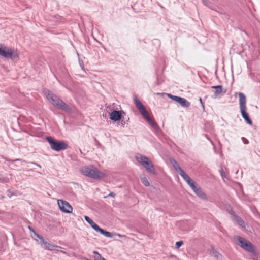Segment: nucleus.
<instances>
[{
  "mask_svg": "<svg viewBox=\"0 0 260 260\" xmlns=\"http://www.w3.org/2000/svg\"><path fill=\"white\" fill-rule=\"evenodd\" d=\"M45 94L47 100L53 106L67 113H70L72 112V108L51 91L47 90L45 91Z\"/></svg>",
  "mask_w": 260,
  "mask_h": 260,
  "instance_id": "f257e3e1",
  "label": "nucleus"
},
{
  "mask_svg": "<svg viewBox=\"0 0 260 260\" xmlns=\"http://www.w3.org/2000/svg\"><path fill=\"white\" fill-rule=\"evenodd\" d=\"M81 173L86 176L96 180L101 179L105 176L104 173L99 171L93 165L82 167L81 169Z\"/></svg>",
  "mask_w": 260,
  "mask_h": 260,
  "instance_id": "f03ea898",
  "label": "nucleus"
},
{
  "mask_svg": "<svg viewBox=\"0 0 260 260\" xmlns=\"http://www.w3.org/2000/svg\"><path fill=\"white\" fill-rule=\"evenodd\" d=\"M134 101L136 107L139 110L140 113L146 119V120L154 128L158 129V126L157 123L154 121L149 116V114L142 103L135 96Z\"/></svg>",
  "mask_w": 260,
  "mask_h": 260,
  "instance_id": "7ed1b4c3",
  "label": "nucleus"
},
{
  "mask_svg": "<svg viewBox=\"0 0 260 260\" xmlns=\"http://www.w3.org/2000/svg\"><path fill=\"white\" fill-rule=\"evenodd\" d=\"M240 111L242 118L249 125L252 124V121L246 111V98L245 94L242 92L239 93Z\"/></svg>",
  "mask_w": 260,
  "mask_h": 260,
  "instance_id": "20e7f679",
  "label": "nucleus"
},
{
  "mask_svg": "<svg viewBox=\"0 0 260 260\" xmlns=\"http://www.w3.org/2000/svg\"><path fill=\"white\" fill-rule=\"evenodd\" d=\"M0 55L6 59L14 60L19 58V53L16 49L1 44Z\"/></svg>",
  "mask_w": 260,
  "mask_h": 260,
  "instance_id": "39448f33",
  "label": "nucleus"
},
{
  "mask_svg": "<svg viewBox=\"0 0 260 260\" xmlns=\"http://www.w3.org/2000/svg\"><path fill=\"white\" fill-rule=\"evenodd\" d=\"M46 140L49 143L50 148L57 152L64 150L68 148V144L63 141L57 140L51 136L46 137Z\"/></svg>",
  "mask_w": 260,
  "mask_h": 260,
  "instance_id": "423d86ee",
  "label": "nucleus"
},
{
  "mask_svg": "<svg viewBox=\"0 0 260 260\" xmlns=\"http://www.w3.org/2000/svg\"><path fill=\"white\" fill-rule=\"evenodd\" d=\"M138 161L140 162L149 173L155 174V170L152 163L149 160L148 158L144 155H140L136 156Z\"/></svg>",
  "mask_w": 260,
  "mask_h": 260,
  "instance_id": "0eeeda50",
  "label": "nucleus"
},
{
  "mask_svg": "<svg viewBox=\"0 0 260 260\" xmlns=\"http://www.w3.org/2000/svg\"><path fill=\"white\" fill-rule=\"evenodd\" d=\"M101 234L104 235L106 237L113 238L115 241L121 242H128L127 237L124 235H121L119 234L109 232L101 229L99 232Z\"/></svg>",
  "mask_w": 260,
  "mask_h": 260,
  "instance_id": "6e6552de",
  "label": "nucleus"
},
{
  "mask_svg": "<svg viewBox=\"0 0 260 260\" xmlns=\"http://www.w3.org/2000/svg\"><path fill=\"white\" fill-rule=\"evenodd\" d=\"M58 205L59 209L64 213H70L72 212L73 208L70 204L63 200H58Z\"/></svg>",
  "mask_w": 260,
  "mask_h": 260,
  "instance_id": "1a4fd4ad",
  "label": "nucleus"
},
{
  "mask_svg": "<svg viewBox=\"0 0 260 260\" xmlns=\"http://www.w3.org/2000/svg\"><path fill=\"white\" fill-rule=\"evenodd\" d=\"M122 113L125 114V112L123 111L114 110L110 113V119L114 122L119 121L122 119Z\"/></svg>",
  "mask_w": 260,
  "mask_h": 260,
  "instance_id": "9d476101",
  "label": "nucleus"
},
{
  "mask_svg": "<svg viewBox=\"0 0 260 260\" xmlns=\"http://www.w3.org/2000/svg\"><path fill=\"white\" fill-rule=\"evenodd\" d=\"M8 161L9 166L13 169H15V167H18L19 166L22 165L23 163L25 162V160L21 159H9Z\"/></svg>",
  "mask_w": 260,
  "mask_h": 260,
  "instance_id": "9b49d317",
  "label": "nucleus"
},
{
  "mask_svg": "<svg viewBox=\"0 0 260 260\" xmlns=\"http://www.w3.org/2000/svg\"><path fill=\"white\" fill-rule=\"evenodd\" d=\"M211 88L215 90L214 92V95L215 97L219 95L222 96L226 92V89H223L222 85L213 86L211 87Z\"/></svg>",
  "mask_w": 260,
  "mask_h": 260,
  "instance_id": "f8f14e48",
  "label": "nucleus"
},
{
  "mask_svg": "<svg viewBox=\"0 0 260 260\" xmlns=\"http://www.w3.org/2000/svg\"><path fill=\"white\" fill-rule=\"evenodd\" d=\"M194 193L200 199L203 200L207 201L208 200L206 194L204 192L203 189L198 186L194 190Z\"/></svg>",
  "mask_w": 260,
  "mask_h": 260,
  "instance_id": "ddd939ff",
  "label": "nucleus"
},
{
  "mask_svg": "<svg viewBox=\"0 0 260 260\" xmlns=\"http://www.w3.org/2000/svg\"><path fill=\"white\" fill-rule=\"evenodd\" d=\"M84 219L85 221L90 224L93 229H94L96 232L99 233L101 228H100L96 223H95L89 217L85 216Z\"/></svg>",
  "mask_w": 260,
  "mask_h": 260,
  "instance_id": "4468645a",
  "label": "nucleus"
},
{
  "mask_svg": "<svg viewBox=\"0 0 260 260\" xmlns=\"http://www.w3.org/2000/svg\"><path fill=\"white\" fill-rule=\"evenodd\" d=\"M245 250L251 253L254 256H256L257 252L253 245H240Z\"/></svg>",
  "mask_w": 260,
  "mask_h": 260,
  "instance_id": "2eb2a0df",
  "label": "nucleus"
},
{
  "mask_svg": "<svg viewBox=\"0 0 260 260\" xmlns=\"http://www.w3.org/2000/svg\"><path fill=\"white\" fill-rule=\"evenodd\" d=\"M43 248L49 250L60 251L61 248L55 245H41Z\"/></svg>",
  "mask_w": 260,
  "mask_h": 260,
  "instance_id": "dca6fc26",
  "label": "nucleus"
},
{
  "mask_svg": "<svg viewBox=\"0 0 260 260\" xmlns=\"http://www.w3.org/2000/svg\"><path fill=\"white\" fill-rule=\"evenodd\" d=\"M177 103L179 104L182 107L184 108H188L190 105V102L182 97L180 98Z\"/></svg>",
  "mask_w": 260,
  "mask_h": 260,
  "instance_id": "f3484780",
  "label": "nucleus"
},
{
  "mask_svg": "<svg viewBox=\"0 0 260 260\" xmlns=\"http://www.w3.org/2000/svg\"><path fill=\"white\" fill-rule=\"evenodd\" d=\"M234 239L237 244H251L244 238L239 236H234Z\"/></svg>",
  "mask_w": 260,
  "mask_h": 260,
  "instance_id": "a211bd4d",
  "label": "nucleus"
},
{
  "mask_svg": "<svg viewBox=\"0 0 260 260\" xmlns=\"http://www.w3.org/2000/svg\"><path fill=\"white\" fill-rule=\"evenodd\" d=\"M235 221L237 222V223L242 228H245V223L243 220V219L239 216L238 215H234V217L233 218Z\"/></svg>",
  "mask_w": 260,
  "mask_h": 260,
  "instance_id": "6ab92c4d",
  "label": "nucleus"
},
{
  "mask_svg": "<svg viewBox=\"0 0 260 260\" xmlns=\"http://www.w3.org/2000/svg\"><path fill=\"white\" fill-rule=\"evenodd\" d=\"M170 162L172 164L174 169L178 173L180 172L183 169L180 167L178 162L173 158L170 159Z\"/></svg>",
  "mask_w": 260,
  "mask_h": 260,
  "instance_id": "aec40b11",
  "label": "nucleus"
},
{
  "mask_svg": "<svg viewBox=\"0 0 260 260\" xmlns=\"http://www.w3.org/2000/svg\"><path fill=\"white\" fill-rule=\"evenodd\" d=\"M31 237L37 241L38 240V239H40L41 244H48L47 242L45 241L43 237L36 232L35 233L31 234Z\"/></svg>",
  "mask_w": 260,
  "mask_h": 260,
  "instance_id": "412c9836",
  "label": "nucleus"
},
{
  "mask_svg": "<svg viewBox=\"0 0 260 260\" xmlns=\"http://www.w3.org/2000/svg\"><path fill=\"white\" fill-rule=\"evenodd\" d=\"M210 254L212 256L216 257L217 259L221 260V255L213 247L210 250Z\"/></svg>",
  "mask_w": 260,
  "mask_h": 260,
  "instance_id": "4be33fe9",
  "label": "nucleus"
},
{
  "mask_svg": "<svg viewBox=\"0 0 260 260\" xmlns=\"http://www.w3.org/2000/svg\"><path fill=\"white\" fill-rule=\"evenodd\" d=\"M93 257L94 260H106L104 257H102L101 255L96 251L93 252Z\"/></svg>",
  "mask_w": 260,
  "mask_h": 260,
  "instance_id": "5701e85b",
  "label": "nucleus"
},
{
  "mask_svg": "<svg viewBox=\"0 0 260 260\" xmlns=\"http://www.w3.org/2000/svg\"><path fill=\"white\" fill-rule=\"evenodd\" d=\"M166 94L169 98H170V99H171L172 100H173L174 101H175L176 103L178 102V101L179 100V99L180 98V96L173 95L170 93H167Z\"/></svg>",
  "mask_w": 260,
  "mask_h": 260,
  "instance_id": "b1692460",
  "label": "nucleus"
},
{
  "mask_svg": "<svg viewBox=\"0 0 260 260\" xmlns=\"http://www.w3.org/2000/svg\"><path fill=\"white\" fill-rule=\"evenodd\" d=\"M179 174L184 180H186L189 177V176L183 170L179 172Z\"/></svg>",
  "mask_w": 260,
  "mask_h": 260,
  "instance_id": "393cba45",
  "label": "nucleus"
},
{
  "mask_svg": "<svg viewBox=\"0 0 260 260\" xmlns=\"http://www.w3.org/2000/svg\"><path fill=\"white\" fill-rule=\"evenodd\" d=\"M141 181H142V182L143 183V184L145 186H149V185H150L149 182L146 177H144L142 178H141Z\"/></svg>",
  "mask_w": 260,
  "mask_h": 260,
  "instance_id": "a878e982",
  "label": "nucleus"
},
{
  "mask_svg": "<svg viewBox=\"0 0 260 260\" xmlns=\"http://www.w3.org/2000/svg\"><path fill=\"white\" fill-rule=\"evenodd\" d=\"M188 185L190 186V187L191 188V189L193 191L199 185L194 182L192 181L191 183Z\"/></svg>",
  "mask_w": 260,
  "mask_h": 260,
  "instance_id": "bb28decb",
  "label": "nucleus"
},
{
  "mask_svg": "<svg viewBox=\"0 0 260 260\" xmlns=\"http://www.w3.org/2000/svg\"><path fill=\"white\" fill-rule=\"evenodd\" d=\"M220 174L223 178L225 177V173L222 168L221 169Z\"/></svg>",
  "mask_w": 260,
  "mask_h": 260,
  "instance_id": "cd10ccee",
  "label": "nucleus"
},
{
  "mask_svg": "<svg viewBox=\"0 0 260 260\" xmlns=\"http://www.w3.org/2000/svg\"><path fill=\"white\" fill-rule=\"evenodd\" d=\"M242 140L243 142L244 143V144H247L249 143V141L247 139H246L245 138L242 137Z\"/></svg>",
  "mask_w": 260,
  "mask_h": 260,
  "instance_id": "c85d7f7f",
  "label": "nucleus"
},
{
  "mask_svg": "<svg viewBox=\"0 0 260 260\" xmlns=\"http://www.w3.org/2000/svg\"><path fill=\"white\" fill-rule=\"evenodd\" d=\"M116 196V194L113 192H110L108 196H107L106 197H105V198H107V197H115Z\"/></svg>",
  "mask_w": 260,
  "mask_h": 260,
  "instance_id": "c756f323",
  "label": "nucleus"
},
{
  "mask_svg": "<svg viewBox=\"0 0 260 260\" xmlns=\"http://www.w3.org/2000/svg\"><path fill=\"white\" fill-rule=\"evenodd\" d=\"M185 182L187 183V184H189L191 183V182L193 181V180L190 178V177L189 178H188L186 180H185Z\"/></svg>",
  "mask_w": 260,
  "mask_h": 260,
  "instance_id": "7c9ffc66",
  "label": "nucleus"
},
{
  "mask_svg": "<svg viewBox=\"0 0 260 260\" xmlns=\"http://www.w3.org/2000/svg\"><path fill=\"white\" fill-rule=\"evenodd\" d=\"M185 182L187 183V184H189L191 183V182L193 181V180L190 178V177L189 178H188L186 180H185Z\"/></svg>",
  "mask_w": 260,
  "mask_h": 260,
  "instance_id": "2f4dec72",
  "label": "nucleus"
},
{
  "mask_svg": "<svg viewBox=\"0 0 260 260\" xmlns=\"http://www.w3.org/2000/svg\"><path fill=\"white\" fill-rule=\"evenodd\" d=\"M28 228L30 232H31V234H33V233H35V232H36L34 230V229L31 226H28Z\"/></svg>",
  "mask_w": 260,
  "mask_h": 260,
  "instance_id": "473e14b6",
  "label": "nucleus"
},
{
  "mask_svg": "<svg viewBox=\"0 0 260 260\" xmlns=\"http://www.w3.org/2000/svg\"><path fill=\"white\" fill-rule=\"evenodd\" d=\"M203 4L205 5V6H208V4L209 3V1L208 0H202Z\"/></svg>",
  "mask_w": 260,
  "mask_h": 260,
  "instance_id": "72a5a7b5",
  "label": "nucleus"
},
{
  "mask_svg": "<svg viewBox=\"0 0 260 260\" xmlns=\"http://www.w3.org/2000/svg\"><path fill=\"white\" fill-rule=\"evenodd\" d=\"M229 213L233 216V218L234 217V215H236L235 213V212L233 210H231V211L229 212Z\"/></svg>",
  "mask_w": 260,
  "mask_h": 260,
  "instance_id": "f704fd0d",
  "label": "nucleus"
},
{
  "mask_svg": "<svg viewBox=\"0 0 260 260\" xmlns=\"http://www.w3.org/2000/svg\"><path fill=\"white\" fill-rule=\"evenodd\" d=\"M30 163L36 165L37 166L39 167L40 168H41V166L36 162H30Z\"/></svg>",
  "mask_w": 260,
  "mask_h": 260,
  "instance_id": "c9c22d12",
  "label": "nucleus"
},
{
  "mask_svg": "<svg viewBox=\"0 0 260 260\" xmlns=\"http://www.w3.org/2000/svg\"><path fill=\"white\" fill-rule=\"evenodd\" d=\"M0 181H1V182L4 183V182H7L8 180L7 179H1L0 178Z\"/></svg>",
  "mask_w": 260,
  "mask_h": 260,
  "instance_id": "e433bc0d",
  "label": "nucleus"
},
{
  "mask_svg": "<svg viewBox=\"0 0 260 260\" xmlns=\"http://www.w3.org/2000/svg\"><path fill=\"white\" fill-rule=\"evenodd\" d=\"M199 101H200V103H201V105L202 106L203 108H204V104H203V103L202 101V99L201 98H200Z\"/></svg>",
  "mask_w": 260,
  "mask_h": 260,
  "instance_id": "4c0bfd02",
  "label": "nucleus"
},
{
  "mask_svg": "<svg viewBox=\"0 0 260 260\" xmlns=\"http://www.w3.org/2000/svg\"><path fill=\"white\" fill-rule=\"evenodd\" d=\"M126 124V122L124 121L123 120H121V125L124 126L125 124Z\"/></svg>",
  "mask_w": 260,
  "mask_h": 260,
  "instance_id": "58836bf2",
  "label": "nucleus"
},
{
  "mask_svg": "<svg viewBox=\"0 0 260 260\" xmlns=\"http://www.w3.org/2000/svg\"><path fill=\"white\" fill-rule=\"evenodd\" d=\"M175 244H183V241H182V240H180V241H177L175 243Z\"/></svg>",
  "mask_w": 260,
  "mask_h": 260,
  "instance_id": "ea45409f",
  "label": "nucleus"
},
{
  "mask_svg": "<svg viewBox=\"0 0 260 260\" xmlns=\"http://www.w3.org/2000/svg\"><path fill=\"white\" fill-rule=\"evenodd\" d=\"M181 245H176V247H175L176 249H179L181 247Z\"/></svg>",
  "mask_w": 260,
  "mask_h": 260,
  "instance_id": "a19ab883",
  "label": "nucleus"
},
{
  "mask_svg": "<svg viewBox=\"0 0 260 260\" xmlns=\"http://www.w3.org/2000/svg\"><path fill=\"white\" fill-rule=\"evenodd\" d=\"M8 196L9 197H11L12 195V194L11 193V191H8Z\"/></svg>",
  "mask_w": 260,
  "mask_h": 260,
  "instance_id": "79ce46f5",
  "label": "nucleus"
},
{
  "mask_svg": "<svg viewBox=\"0 0 260 260\" xmlns=\"http://www.w3.org/2000/svg\"><path fill=\"white\" fill-rule=\"evenodd\" d=\"M129 118H128L127 120H126V124H127V122L129 121Z\"/></svg>",
  "mask_w": 260,
  "mask_h": 260,
  "instance_id": "37998d69",
  "label": "nucleus"
}]
</instances>
